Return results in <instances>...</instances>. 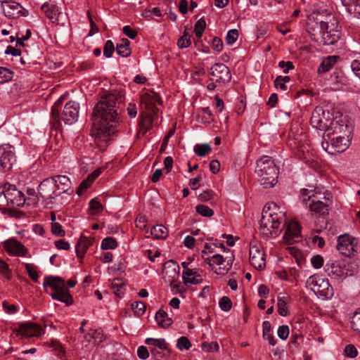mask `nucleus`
Listing matches in <instances>:
<instances>
[{"label": "nucleus", "mask_w": 360, "mask_h": 360, "mask_svg": "<svg viewBox=\"0 0 360 360\" xmlns=\"http://www.w3.org/2000/svg\"><path fill=\"white\" fill-rule=\"evenodd\" d=\"M121 94L108 93L101 96L92 114L93 127L97 130L95 142L101 151H104L109 144L108 139L114 134L119 122L117 103H121Z\"/></svg>", "instance_id": "f257e3e1"}, {"label": "nucleus", "mask_w": 360, "mask_h": 360, "mask_svg": "<svg viewBox=\"0 0 360 360\" xmlns=\"http://www.w3.org/2000/svg\"><path fill=\"white\" fill-rule=\"evenodd\" d=\"M71 188V181L65 175H53L44 179L38 188V194L34 202L40 200L45 202V206L51 208L53 200L68 192Z\"/></svg>", "instance_id": "f03ea898"}, {"label": "nucleus", "mask_w": 360, "mask_h": 360, "mask_svg": "<svg viewBox=\"0 0 360 360\" xmlns=\"http://www.w3.org/2000/svg\"><path fill=\"white\" fill-rule=\"evenodd\" d=\"M285 221V212L275 202H268L263 210L259 231L266 237L278 236Z\"/></svg>", "instance_id": "7ed1b4c3"}, {"label": "nucleus", "mask_w": 360, "mask_h": 360, "mask_svg": "<svg viewBox=\"0 0 360 360\" xmlns=\"http://www.w3.org/2000/svg\"><path fill=\"white\" fill-rule=\"evenodd\" d=\"M63 98H59L53 104L51 108V124L53 128L58 129L60 127L62 120L65 124H72L77 121L79 116V105L75 101L68 102L61 110Z\"/></svg>", "instance_id": "20e7f679"}, {"label": "nucleus", "mask_w": 360, "mask_h": 360, "mask_svg": "<svg viewBox=\"0 0 360 360\" xmlns=\"http://www.w3.org/2000/svg\"><path fill=\"white\" fill-rule=\"evenodd\" d=\"M255 173L264 188H271L277 183L278 169L271 157L264 155L257 160Z\"/></svg>", "instance_id": "39448f33"}, {"label": "nucleus", "mask_w": 360, "mask_h": 360, "mask_svg": "<svg viewBox=\"0 0 360 360\" xmlns=\"http://www.w3.org/2000/svg\"><path fill=\"white\" fill-rule=\"evenodd\" d=\"M145 343L149 347L152 357L155 360H165L169 358L171 349L164 338H148Z\"/></svg>", "instance_id": "423d86ee"}, {"label": "nucleus", "mask_w": 360, "mask_h": 360, "mask_svg": "<svg viewBox=\"0 0 360 360\" xmlns=\"http://www.w3.org/2000/svg\"><path fill=\"white\" fill-rule=\"evenodd\" d=\"M352 138L346 136H332L330 139L326 137L321 143V146L324 150L331 155H336L345 151L350 143Z\"/></svg>", "instance_id": "0eeeda50"}, {"label": "nucleus", "mask_w": 360, "mask_h": 360, "mask_svg": "<svg viewBox=\"0 0 360 360\" xmlns=\"http://www.w3.org/2000/svg\"><path fill=\"white\" fill-rule=\"evenodd\" d=\"M332 195L326 191L322 192L321 195L313 198L312 202L309 203V210L314 214L325 216L328 214V207L331 203Z\"/></svg>", "instance_id": "6e6552de"}, {"label": "nucleus", "mask_w": 360, "mask_h": 360, "mask_svg": "<svg viewBox=\"0 0 360 360\" xmlns=\"http://www.w3.org/2000/svg\"><path fill=\"white\" fill-rule=\"evenodd\" d=\"M307 284L311 287V289L316 294L324 297H329L333 295V288L329 283L328 280L316 275L310 276Z\"/></svg>", "instance_id": "1a4fd4ad"}, {"label": "nucleus", "mask_w": 360, "mask_h": 360, "mask_svg": "<svg viewBox=\"0 0 360 360\" xmlns=\"http://www.w3.org/2000/svg\"><path fill=\"white\" fill-rule=\"evenodd\" d=\"M249 262L256 269H262L266 265L263 248L261 243L257 240L252 241L250 245Z\"/></svg>", "instance_id": "9d476101"}, {"label": "nucleus", "mask_w": 360, "mask_h": 360, "mask_svg": "<svg viewBox=\"0 0 360 360\" xmlns=\"http://www.w3.org/2000/svg\"><path fill=\"white\" fill-rule=\"evenodd\" d=\"M352 130L343 120H335L330 122L329 127L323 134V139L327 137L330 139L332 136H346L351 138Z\"/></svg>", "instance_id": "9b49d317"}, {"label": "nucleus", "mask_w": 360, "mask_h": 360, "mask_svg": "<svg viewBox=\"0 0 360 360\" xmlns=\"http://www.w3.org/2000/svg\"><path fill=\"white\" fill-rule=\"evenodd\" d=\"M209 74L212 77L211 81H214L219 86H224L231 80V74L229 68L221 63L213 65L210 70Z\"/></svg>", "instance_id": "f8f14e48"}, {"label": "nucleus", "mask_w": 360, "mask_h": 360, "mask_svg": "<svg viewBox=\"0 0 360 360\" xmlns=\"http://www.w3.org/2000/svg\"><path fill=\"white\" fill-rule=\"evenodd\" d=\"M15 330L22 338H39L44 333V328L31 321L20 323Z\"/></svg>", "instance_id": "ddd939ff"}, {"label": "nucleus", "mask_w": 360, "mask_h": 360, "mask_svg": "<svg viewBox=\"0 0 360 360\" xmlns=\"http://www.w3.org/2000/svg\"><path fill=\"white\" fill-rule=\"evenodd\" d=\"M0 166L4 172L9 171L16 162L14 147L8 143L0 146Z\"/></svg>", "instance_id": "4468645a"}, {"label": "nucleus", "mask_w": 360, "mask_h": 360, "mask_svg": "<svg viewBox=\"0 0 360 360\" xmlns=\"http://www.w3.org/2000/svg\"><path fill=\"white\" fill-rule=\"evenodd\" d=\"M337 250L347 257L355 255L357 252V245L355 239L349 235L345 234L338 238Z\"/></svg>", "instance_id": "2eb2a0df"}, {"label": "nucleus", "mask_w": 360, "mask_h": 360, "mask_svg": "<svg viewBox=\"0 0 360 360\" xmlns=\"http://www.w3.org/2000/svg\"><path fill=\"white\" fill-rule=\"evenodd\" d=\"M330 115L328 111L326 112L322 108H316L311 115V125L319 130H326L329 127Z\"/></svg>", "instance_id": "dca6fc26"}, {"label": "nucleus", "mask_w": 360, "mask_h": 360, "mask_svg": "<svg viewBox=\"0 0 360 360\" xmlns=\"http://www.w3.org/2000/svg\"><path fill=\"white\" fill-rule=\"evenodd\" d=\"M321 39L319 43L323 46L333 45L338 41L340 37V32L338 30L329 29V25L327 22L321 21Z\"/></svg>", "instance_id": "f3484780"}, {"label": "nucleus", "mask_w": 360, "mask_h": 360, "mask_svg": "<svg viewBox=\"0 0 360 360\" xmlns=\"http://www.w3.org/2000/svg\"><path fill=\"white\" fill-rule=\"evenodd\" d=\"M1 7L5 16L8 18H18L20 16H26L28 14V11L20 4L12 0L2 2Z\"/></svg>", "instance_id": "a211bd4d"}, {"label": "nucleus", "mask_w": 360, "mask_h": 360, "mask_svg": "<svg viewBox=\"0 0 360 360\" xmlns=\"http://www.w3.org/2000/svg\"><path fill=\"white\" fill-rule=\"evenodd\" d=\"M3 248L11 256L25 257L28 253L27 248L13 238L5 240L3 243Z\"/></svg>", "instance_id": "6ab92c4d"}, {"label": "nucleus", "mask_w": 360, "mask_h": 360, "mask_svg": "<svg viewBox=\"0 0 360 360\" xmlns=\"http://www.w3.org/2000/svg\"><path fill=\"white\" fill-rule=\"evenodd\" d=\"M7 205L13 207H21L24 205L26 199L25 195L16 189L15 185L9 184L6 193Z\"/></svg>", "instance_id": "aec40b11"}, {"label": "nucleus", "mask_w": 360, "mask_h": 360, "mask_svg": "<svg viewBox=\"0 0 360 360\" xmlns=\"http://www.w3.org/2000/svg\"><path fill=\"white\" fill-rule=\"evenodd\" d=\"M210 257L212 259V266L213 264L221 266L226 262V264L223 267L220 266L219 269H215L214 270V273L218 275H225L232 266V262L233 261V256L232 254L231 256H226L225 258L219 254L214 255L212 257Z\"/></svg>", "instance_id": "412c9836"}, {"label": "nucleus", "mask_w": 360, "mask_h": 360, "mask_svg": "<svg viewBox=\"0 0 360 360\" xmlns=\"http://www.w3.org/2000/svg\"><path fill=\"white\" fill-rule=\"evenodd\" d=\"M326 271L328 275L333 279H340L346 278L347 276L345 264L338 261H333L326 264Z\"/></svg>", "instance_id": "4be33fe9"}, {"label": "nucleus", "mask_w": 360, "mask_h": 360, "mask_svg": "<svg viewBox=\"0 0 360 360\" xmlns=\"http://www.w3.org/2000/svg\"><path fill=\"white\" fill-rule=\"evenodd\" d=\"M300 233L301 229L299 224L297 221L292 220L287 224L283 239L286 243L291 244L300 237Z\"/></svg>", "instance_id": "5701e85b"}, {"label": "nucleus", "mask_w": 360, "mask_h": 360, "mask_svg": "<svg viewBox=\"0 0 360 360\" xmlns=\"http://www.w3.org/2000/svg\"><path fill=\"white\" fill-rule=\"evenodd\" d=\"M180 268L174 260L167 261L164 265L163 274L166 282L177 280L179 276Z\"/></svg>", "instance_id": "b1692460"}, {"label": "nucleus", "mask_w": 360, "mask_h": 360, "mask_svg": "<svg viewBox=\"0 0 360 360\" xmlns=\"http://www.w3.org/2000/svg\"><path fill=\"white\" fill-rule=\"evenodd\" d=\"M43 287L46 291L51 288L53 292H58L65 288V280L60 276H48L44 278Z\"/></svg>", "instance_id": "393cba45"}, {"label": "nucleus", "mask_w": 360, "mask_h": 360, "mask_svg": "<svg viewBox=\"0 0 360 360\" xmlns=\"http://www.w3.org/2000/svg\"><path fill=\"white\" fill-rule=\"evenodd\" d=\"M94 243V238L88 237L82 234L75 246L77 257L82 259L88 248Z\"/></svg>", "instance_id": "a878e982"}, {"label": "nucleus", "mask_w": 360, "mask_h": 360, "mask_svg": "<svg viewBox=\"0 0 360 360\" xmlns=\"http://www.w3.org/2000/svg\"><path fill=\"white\" fill-rule=\"evenodd\" d=\"M41 9L44 13L46 18L53 22L58 21V15L60 12L59 11L58 7L54 4V2L51 1L45 2L42 4Z\"/></svg>", "instance_id": "bb28decb"}, {"label": "nucleus", "mask_w": 360, "mask_h": 360, "mask_svg": "<svg viewBox=\"0 0 360 360\" xmlns=\"http://www.w3.org/2000/svg\"><path fill=\"white\" fill-rule=\"evenodd\" d=\"M322 191L318 188L314 189L302 188L300 193V200L303 204L308 207L309 203L312 202L313 198H316L318 195H322Z\"/></svg>", "instance_id": "cd10ccee"}, {"label": "nucleus", "mask_w": 360, "mask_h": 360, "mask_svg": "<svg viewBox=\"0 0 360 360\" xmlns=\"http://www.w3.org/2000/svg\"><path fill=\"white\" fill-rule=\"evenodd\" d=\"M182 278L186 285H196L202 282L200 275L193 269L184 270L182 273Z\"/></svg>", "instance_id": "c85d7f7f"}, {"label": "nucleus", "mask_w": 360, "mask_h": 360, "mask_svg": "<svg viewBox=\"0 0 360 360\" xmlns=\"http://www.w3.org/2000/svg\"><path fill=\"white\" fill-rule=\"evenodd\" d=\"M51 297L53 300H58L61 302L65 303L67 306H70L73 304V297L70 295L68 288H64L61 291L58 292H51Z\"/></svg>", "instance_id": "c756f323"}, {"label": "nucleus", "mask_w": 360, "mask_h": 360, "mask_svg": "<svg viewBox=\"0 0 360 360\" xmlns=\"http://www.w3.org/2000/svg\"><path fill=\"white\" fill-rule=\"evenodd\" d=\"M155 320L158 326L164 328H168L173 323L172 319L169 317L167 313L162 309L156 312Z\"/></svg>", "instance_id": "7c9ffc66"}, {"label": "nucleus", "mask_w": 360, "mask_h": 360, "mask_svg": "<svg viewBox=\"0 0 360 360\" xmlns=\"http://www.w3.org/2000/svg\"><path fill=\"white\" fill-rule=\"evenodd\" d=\"M130 42L127 38H122L120 42L117 44L116 52L122 57H128L131 54L129 49Z\"/></svg>", "instance_id": "2f4dec72"}, {"label": "nucleus", "mask_w": 360, "mask_h": 360, "mask_svg": "<svg viewBox=\"0 0 360 360\" xmlns=\"http://www.w3.org/2000/svg\"><path fill=\"white\" fill-rule=\"evenodd\" d=\"M338 58L339 57L336 56H330L324 58L319 67L318 72L324 73L329 71L336 63Z\"/></svg>", "instance_id": "473e14b6"}, {"label": "nucleus", "mask_w": 360, "mask_h": 360, "mask_svg": "<svg viewBox=\"0 0 360 360\" xmlns=\"http://www.w3.org/2000/svg\"><path fill=\"white\" fill-rule=\"evenodd\" d=\"M150 233L155 239H165L168 236V230L162 224H158L153 226Z\"/></svg>", "instance_id": "72a5a7b5"}, {"label": "nucleus", "mask_w": 360, "mask_h": 360, "mask_svg": "<svg viewBox=\"0 0 360 360\" xmlns=\"http://www.w3.org/2000/svg\"><path fill=\"white\" fill-rule=\"evenodd\" d=\"M153 122V117L146 116L142 117L139 123V134L144 136L148 132V131L150 129Z\"/></svg>", "instance_id": "f704fd0d"}, {"label": "nucleus", "mask_w": 360, "mask_h": 360, "mask_svg": "<svg viewBox=\"0 0 360 360\" xmlns=\"http://www.w3.org/2000/svg\"><path fill=\"white\" fill-rule=\"evenodd\" d=\"M143 101L145 103L146 105L147 104V103L150 105L156 103H158L160 105L162 104V101L160 95L154 91L146 92L143 96Z\"/></svg>", "instance_id": "c9c22d12"}, {"label": "nucleus", "mask_w": 360, "mask_h": 360, "mask_svg": "<svg viewBox=\"0 0 360 360\" xmlns=\"http://www.w3.org/2000/svg\"><path fill=\"white\" fill-rule=\"evenodd\" d=\"M191 37L187 29H185L184 34L178 39L177 45L179 48H188L191 44Z\"/></svg>", "instance_id": "e433bc0d"}, {"label": "nucleus", "mask_w": 360, "mask_h": 360, "mask_svg": "<svg viewBox=\"0 0 360 360\" xmlns=\"http://www.w3.org/2000/svg\"><path fill=\"white\" fill-rule=\"evenodd\" d=\"M217 247V243L213 244H207L205 245V248L202 251V257L205 260V262L210 266H212V259L210 257H207V255L208 252L212 253L214 252V248Z\"/></svg>", "instance_id": "4c0bfd02"}, {"label": "nucleus", "mask_w": 360, "mask_h": 360, "mask_svg": "<svg viewBox=\"0 0 360 360\" xmlns=\"http://www.w3.org/2000/svg\"><path fill=\"white\" fill-rule=\"evenodd\" d=\"M0 275L6 280L12 278V271L9 268L8 264L0 258Z\"/></svg>", "instance_id": "58836bf2"}, {"label": "nucleus", "mask_w": 360, "mask_h": 360, "mask_svg": "<svg viewBox=\"0 0 360 360\" xmlns=\"http://www.w3.org/2000/svg\"><path fill=\"white\" fill-rule=\"evenodd\" d=\"M351 326L352 330L360 336V308L353 315Z\"/></svg>", "instance_id": "ea45409f"}, {"label": "nucleus", "mask_w": 360, "mask_h": 360, "mask_svg": "<svg viewBox=\"0 0 360 360\" xmlns=\"http://www.w3.org/2000/svg\"><path fill=\"white\" fill-rule=\"evenodd\" d=\"M25 268L30 278L35 283H38L39 275L37 271V266L33 264H24Z\"/></svg>", "instance_id": "a19ab883"}, {"label": "nucleus", "mask_w": 360, "mask_h": 360, "mask_svg": "<svg viewBox=\"0 0 360 360\" xmlns=\"http://www.w3.org/2000/svg\"><path fill=\"white\" fill-rule=\"evenodd\" d=\"M118 245L117 240L112 237L105 238L101 243V248L103 250H113Z\"/></svg>", "instance_id": "79ce46f5"}, {"label": "nucleus", "mask_w": 360, "mask_h": 360, "mask_svg": "<svg viewBox=\"0 0 360 360\" xmlns=\"http://www.w3.org/2000/svg\"><path fill=\"white\" fill-rule=\"evenodd\" d=\"M13 71L6 68L0 67V84L11 81L13 78Z\"/></svg>", "instance_id": "37998d69"}, {"label": "nucleus", "mask_w": 360, "mask_h": 360, "mask_svg": "<svg viewBox=\"0 0 360 360\" xmlns=\"http://www.w3.org/2000/svg\"><path fill=\"white\" fill-rule=\"evenodd\" d=\"M195 211L197 213L202 217H211L214 215V211L205 205H198L195 207Z\"/></svg>", "instance_id": "c03bdc74"}, {"label": "nucleus", "mask_w": 360, "mask_h": 360, "mask_svg": "<svg viewBox=\"0 0 360 360\" xmlns=\"http://www.w3.org/2000/svg\"><path fill=\"white\" fill-rule=\"evenodd\" d=\"M211 147L207 143L196 144L194 146V152L200 157L205 156L207 153L211 151Z\"/></svg>", "instance_id": "a18cd8bd"}, {"label": "nucleus", "mask_w": 360, "mask_h": 360, "mask_svg": "<svg viewBox=\"0 0 360 360\" xmlns=\"http://www.w3.org/2000/svg\"><path fill=\"white\" fill-rule=\"evenodd\" d=\"M131 309L136 316H141L145 313L146 307L144 302L138 301L131 304Z\"/></svg>", "instance_id": "49530a36"}, {"label": "nucleus", "mask_w": 360, "mask_h": 360, "mask_svg": "<svg viewBox=\"0 0 360 360\" xmlns=\"http://www.w3.org/2000/svg\"><path fill=\"white\" fill-rule=\"evenodd\" d=\"M205 27H206V22L202 18L198 20L195 22L194 32H195V36L198 39H200L202 37L204 30L205 29Z\"/></svg>", "instance_id": "de8ad7c7"}, {"label": "nucleus", "mask_w": 360, "mask_h": 360, "mask_svg": "<svg viewBox=\"0 0 360 360\" xmlns=\"http://www.w3.org/2000/svg\"><path fill=\"white\" fill-rule=\"evenodd\" d=\"M124 284L119 279H115L112 283V288L113 289L115 294L120 297L124 295Z\"/></svg>", "instance_id": "09e8293b"}, {"label": "nucleus", "mask_w": 360, "mask_h": 360, "mask_svg": "<svg viewBox=\"0 0 360 360\" xmlns=\"http://www.w3.org/2000/svg\"><path fill=\"white\" fill-rule=\"evenodd\" d=\"M191 347V343L188 338L185 336L179 338L177 340L176 347L180 349H189Z\"/></svg>", "instance_id": "8fccbe9b"}, {"label": "nucleus", "mask_w": 360, "mask_h": 360, "mask_svg": "<svg viewBox=\"0 0 360 360\" xmlns=\"http://www.w3.org/2000/svg\"><path fill=\"white\" fill-rule=\"evenodd\" d=\"M89 207L94 214H99L103 210V206L96 198H93L90 200Z\"/></svg>", "instance_id": "3c124183"}, {"label": "nucleus", "mask_w": 360, "mask_h": 360, "mask_svg": "<svg viewBox=\"0 0 360 360\" xmlns=\"http://www.w3.org/2000/svg\"><path fill=\"white\" fill-rule=\"evenodd\" d=\"M219 305L221 310L228 311L232 307V302L229 297L224 296L219 300Z\"/></svg>", "instance_id": "603ef678"}, {"label": "nucleus", "mask_w": 360, "mask_h": 360, "mask_svg": "<svg viewBox=\"0 0 360 360\" xmlns=\"http://www.w3.org/2000/svg\"><path fill=\"white\" fill-rule=\"evenodd\" d=\"M238 37V32L236 29L229 30L226 34L225 41L229 45H232L236 42Z\"/></svg>", "instance_id": "864d4df0"}, {"label": "nucleus", "mask_w": 360, "mask_h": 360, "mask_svg": "<svg viewBox=\"0 0 360 360\" xmlns=\"http://www.w3.org/2000/svg\"><path fill=\"white\" fill-rule=\"evenodd\" d=\"M115 51V46L111 40H108L103 47V55L106 58H110Z\"/></svg>", "instance_id": "5fc2aeb1"}, {"label": "nucleus", "mask_w": 360, "mask_h": 360, "mask_svg": "<svg viewBox=\"0 0 360 360\" xmlns=\"http://www.w3.org/2000/svg\"><path fill=\"white\" fill-rule=\"evenodd\" d=\"M51 232L56 236H64L65 231L63 229L62 226L58 222H53L51 224Z\"/></svg>", "instance_id": "6e6d98bb"}, {"label": "nucleus", "mask_w": 360, "mask_h": 360, "mask_svg": "<svg viewBox=\"0 0 360 360\" xmlns=\"http://www.w3.org/2000/svg\"><path fill=\"white\" fill-rule=\"evenodd\" d=\"M219 345L217 342H212L210 343L208 342H202V349L205 352H212L214 351L217 352L219 350Z\"/></svg>", "instance_id": "4d7b16f0"}, {"label": "nucleus", "mask_w": 360, "mask_h": 360, "mask_svg": "<svg viewBox=\"0 0 360 360\" xmlns=\"http://www.w3.org/2000/svg\"><path fill=\"white\" fill-rule=\"evenodd\" d=\"M150 349H148L145 346H140L137 349V356L139 358L143 360L147 359L150 356Z\"/></svg>", "instance_id": "13d9d810"}, {"label": "nucleus", "mask_w": 360, "mask_h": 360, "mask_svg": "<svg viewBox=\"0 0 360 360\" xmlns=\"http://www.w3.org/2000/svg\"><path fill=\"white\" fill-rule=\"evenodd\" d=\"M51 347L57 352V355L60 357L63 356L65 354V350L62 344L58 341H52Z\"/></svg>", "instance_id": "bf43d9fd"}, {"label": "nucleus", "mask_w": 360, "mask_h": 360, "mask_svg": "<svg viewBox=\"0 0 360 360\" xmlns=\"http://www.w3.org/2000/svg\"><path fill=\"white\" fill-rule=\"evenodd\" d=\"M323 262L324 260L323 257L319 255H315L312 257L311 259V263L312 266L317 269L322 267Z\"/></svg>", "instance_id": "052dcab7"}, {"label": "nucleus", "mask_w": 360, "mask_h": 360, "mask_svg": "<svg viewBox=\"0 0 360 360\" xmlns=\"http://www.w3.org/2000/svg\"><path fill=\"white\" fill-rule=\"evenodd\" d=\"M92 181H88V176L86 179L83 180L79 184V187L77 190V193L78 195H82V193L92 184Z\"/></svg>", "instance_id": "680f3d73"}, {"label": "nucleus", "mask_w": 360, "mask_h": 360, "mask_svg": "<svg viewBox=\"0 0 360 360\" xmlns=\"http://www.w3.org/2000/svg\"><path fill=\"white\" fill-rule=\"evenodd\" d=\"M278 336L282 340H286L289 335V328L288 326H281L278 328Z\"/></svg>", "instance_id": "e2e57ef3"}, {"label": "nucleus", "mask_w": 360, "mask_h": 360, "mask_svg": "<svg viewBox=\"0 0 360 360\" xmlns=\"http://www.w3.org/2000/svg\"><path fill=\"white\" fill-rule=\"evenodd\" d=\"M214 195V193L212 190H206L199 195V199L202 202H207L213 199Z\"/></svg>", "instance_id": "0e129e2a"}, {"label": "nucleus", "mask_w": 360, "mask_h": 360, "mask_svg": "<svg viewBox=\"0 0 360 360\" xmlns=\"http://www.w3.org/2000/svg\"><path fill=\"white\" fill-rule=\"evenodd\" d=\"M278 312L281 316H286L288 314L285 303L282 299L278 300Z\"/></svg>", "instance_id": "69168bd1"}, {"label": "nucleus", "mask_w": 360, "mask_h": 360, "mask_svg": "<svg viewBox=\"0 0 360 360\" xmlns=\"http://www.w3.org/2000/svg\"><path fill=\"white\" fill-rule=\"evenodd\" d=\"M123 32L129 38L134 39L137 36V32L132 29L129 25H125L123 27Z\"/></svg>", "instance_id": "338daca9"}, {"label": "nucleus", "mask_w": 360, "mask_h": 360, "mask_svg": "<svg viewBox=\"0 0 360 360\" xmlns=\"http://www.w3.org/2000/svg\"><path fill=\"white\" fill-rule=\"evenodd\" d=\"M352 72L360 79V60H354L351 63Z\"/></svg>", "instance_id": "774afa93"}]
</instances>
